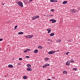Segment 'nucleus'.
Masks as SVG:
<instances>
[{"label": "nucleus", "mask_w": 80, "mask_h": 80, "mask_svg": "<svg viewBox=\"0 0 80 80\" xmlns=\"http://www.w3.org/2000/svg\"><path fill=\"white\" fill-rule=\"evenodd\" d=\"M16 2L17 3V4H18V5L21 7H23V3L21 2H20L19 1H16Z\"/></svg>", "instance_id": "obj_1"}, {"label": "nucleus", "mask_w": 80, "mask_h": 80, "mask_svg": "<svg viewBox=\"0 0 80 80\" xmlns=\"http://www.w3.org/2000/svg\"><path fill=\"white\" fill-rule=\"evenodd\" d=\"M33 37V35H27L25 36V37L26 38H32Z\"/></svg>", "instance_id": "obj_2"}, {"label": "nucleus", "mask_w": 80, "mask_h": 80, "mask_svg": "<svg viewBox=\"0 0 80 80\" xmlns=\"http://www.w3.org/2000/svg\"><path fill=\"white\" fill-rule=\"evenodd\" d=\"M56 52V51H51L48 52V53L49 55L53 54Z\"/></svg>", "instance_id": "obj_3"}, {"label": "nucleus", "mask_w": 80, "mask_h": 80, "mask_svg": "<svg viewBox=\"0 0 80 80\" xmlns=\"http://www.w3.org/2000/svg\"><path fill=\"white\" fill-rule=\"evenodd\" d=\"M49 21L50 22H52V23H55V22H57V21L56 20H54L53 19H51Z\"/></svg>", "instance_id": "obj_4"}, {"label": "nucleus", "mask_w": 80, "mask_h": 80, "mask_svg": "<svg viewBox=\"0 0 80 80\" xmlns=\"http://www.w3.org/2000/svg\"><path fill=\"white\" fill-rule=\"evenodd\" d=\"M70 61H67L66 63V65H70Z\"/></svg>", "instance_id": "obj_5"}, {"label": "nucleus", "mask_w": 80, "mask_h": 80, "mask_svg": "<svg viewBox=\"0 0 80 80\" xmlns=\"http://www.w3.org/2000/svg\"><path fill=\"white\" fill-rule=\"evenodd\" d=\"M8 67H9V68H13V66L12 64H9L8 65Z\"/></svg>", "instance_id": "obj_6"}, {"label": "nucleus", "mask_w": 80, "mask_h": 80, "mask_svg": "<svg viewBox=\"0 0 80 80\" xmlns=\"http://www.w3.org/2000/svg\"><path fill=\"white\" fill-rule=\"evenodd\" d=\"M36 16H34L32 18V20H36Z\"/></svg>", "instance_id": "obj_7"}, {"label": "nucleus", "mask_w": 80, "mask_h": 80, "mask_svg": "<svg viewBox=\"0 0 80 80\" xmlns=\"http://www.w3.org/2000/svg\"><path fill=\"white\" fill-rule=\"evenodd\" d=\"M27 70L28 71H31L32 70V68H28L27 69Z\"/></svg>", "instance_id": "obj_8"}, {"label": "nucleus", "mask_w": 80, "mask_h": 80, "mask_svg": "<svg viewBox=\"0 0 80 80\" xmlns=\"http://www.w3.org/2000/svg\"><path fill=\"white\" fill-rule=\"evenodd\" d=\"M18 35H22L23 34V32H20L18 33Z\"/></svg>", "instance_id": "obj_9"}, {"label": "nucleus", "mask_w": 80, "mask_h": 80, "mask_svg": "<svg viewBox=\"0 0 80 80\" xmlns=\"http://www.w3.org/2000/svg\"><path fill=\"white\" fill-rule=\"evenodd\" d=\"M34 52L35 53H38V50L36 49L34 50Z\"/></svg>", "instance_id": "obj_10"}, {"label": "nucleus", "mask_w": 80, "mask_h": 80, "mask_svg": "<svg viewBox=\"0 0 80 80\" xmlns=\"http://www.w3.org/2000/svg\"><path fill=\"white\" fill-rule=\"evenodd\" d=\"M66 3H67V1H64L62 2V4H66Z\"/></svg>", "instance_id": "obj_11"}, {"label": "nucleus", "mask_w": 80, "mask_h": 80, "mask_svg": "<svg viewBox=\"0 0 80 80\" xmlns=\"http://www.w3.org/2000/svg\"><path fill=\"white\" fill-rule=\"evenodd\" d=\"M54 35L55 33H52L50 34V36H51V37H52V36H53V35Z\"/></svg>", "instance_id": "obj_12"}, {"label": "nucleus", "mask_w": 80, "mask_h": 80, "mask_svg": "<svg viewBox=\"0 0 80 80\" xmlns=\"http://www.w3.org/2000/svg\"><path fill=\"white\" fill-rule=\"evenodd\" d=\"M23 78L25 79H27V77L26 76H23Z\"/></svg>", "instance_id": "obj_13"}, {"label": "nucleus", "mask_w": 80, "mask_h": 80, "mask_svg": "<svg viewBox=\"0 0 80 80\" xmlns=\"http://www.w3.org/2000/svg\"><path fill=\"white\" fill-rule=\"evenodd\" d=\"M27 67H29V68H31V65L28 64L27 65Z\"/></svg>", "instance_id": "obj_14"}, {"label": "nucleus", "mask_w": 80, "mask_h": 80, "mask_svg": "<svg viewBox=\"0 0 80 80\" xmlns=\"http://www.w3.org/2000/svg\"><path fill=\"white\" fill-rule=\"evenodd\" d=\"M62 73H63V74H66V73H67V71H64L62 72Z\"/></svg>", "instance_id": "obj_15"}, {"label": "nucleus", "mask_w": 80, "mask_h": 80, "mask_svg": "<svg viewBox=\"0 0 80 80\" xmlns=\"http://www.w3.org/2000/svg\"><path fill=\"white\" fill-rule=\"evenodd\" d=\"M38 48H41V49H42V48H43V47H42V46H39L38 47Z\"/></svg>", "instance_id": "obj_16"}, {"label": "nucleus", "mask_w": 80, "mask_h": 80, "mask_svg": "<svg viewBox=\"0 0 80 80\" xmlns=\"http://www.w3.org/2000/svg\"><path fill=\"white\" fill-rule=\"evenodd\" d=\"M71 13L72 12H73V13H75V10L74 9L73 10H71Z\"/></svg>", "instance_id": "obj_17"}, {"label": "nucleus", "mask_w": 80, "mask_h": 80, "mask_svg": "<svg viewBox=\"0 0 80 80\" xmlns=\"http://www.w3.org/2000/svg\"><path fill=\"white\" fill-rule=\"evenodd\" d=\"M48 41H49L50 42H53L51 39H48Z\"/></svg>", "instance_id": "obj_18"}, {"label": "nucleus", "mask_w": 80, "mask_h": 80, "mask_svg": "<svg viewBox=\"0 0 80 80\" xmlns=\"http://www.w3.org/2000/svg\"><path fill=\"white\" fill-rule=\"evenodd\" d=\"M26 50H27V52H29V51H30V50H31L30 49H26Z\"/></svg>", "instance_id": "obj_19"}, {"label": "nucleus", "mask_w": 80, "mask_h": 80, "mask_svg": "<svg viewBox=\"0 0 80 80\" xmlns=\"http://www.w3.org/2000/svg\"><path fill=\"white\" fill-rule=\"evenodd\" d=\"M45 65L46 67H47V66H50V64H49L47 63Z\"/></svg>", "instance_id": "obj_20"}, {"label": "nucleus", "mask_w": 80, "mask_h": 80, "mask_svg": "<svg viewBox=\"0 0 80 80\" xmlns=\"http://www.w3.org/2000/svg\"><path fill=\"white\" fill-rule=\"evenodd\" d=\"M48 59H49V58H46L45 59V60H46V61H47V60H48Z\"/></svg>", "instance_id": "obj_21"}, {"label": "nucleus", "mask_w": 80, "mask_h": 80, "mask_svg": "<svg viewBox=\"0 0 80 80\" xmlns=\"http://www.w3.org/2000/svg\"><path fill=\"white\" fill-rule=\"evenodd\" d=\"M42 67L43 68H46V67H47L46 66V65H43L42 66Z\"/></svg>", "instance_id": "obj_22"}, {"label": "nucleus", "mask_w": 80, "mask_h": 80, "mask_svg": "<svg viewBox=\"0 0 80 80\" xmlns=\"http://www.w3.org/2000/svg\"><path fill=\"white\" fill-rule=\"evenodd\" d=\"M57 42H61V40H60V39H58L57 40Z\"/></svg>", "instance_id": "obj_23"}, {"label": "nucleus", "mask_w": 80, "mask_h": 80, "mask_svg": "<svg viewBox=\"0 0 80 80\" xmlns=\"http://www.w3.org/2000/svg\"><path fill=\"white\" fill-rule=\"evenodd\" d=\"M17 27H18V26H15V27H14V30H15V29H16V28H17Z\"/></svg>", "instance_id": "obj_24"}, {"label": "nucleus", "mask_w": 80, "mask_h": 80, "mask_svg": "<svg viewBox=\"0 0 80 80\" xmlns=\"http://www.w3.org/2000/svg\"><path fill=\"white\" fill-rule=\"evenodd\" d=\"M54 1H55V0H50L51 2H54Z\"/></svg>", "instance_id": "obj_25"}, {"label": "nucleus", "mask_w": 80, "mask_h": 80, "mask_svg": "<svg viewBox=\"0 0 80 80\" xmlns=\"http://www.w3.org/2000/svg\"><path fill=\"white\" fill-rule=\"evenodd\" d=\"M36 18H39V16H36Z\"/></svg>", "instance_id": "obj_26"}, {"label": "nucleus", "mask_w": 80, "mask_h": 80, "mask_svg": "<svg viewBox=\"0 0 80 80\" xmlns=\"http://www.w3.org/2000/svg\"><path fill=\"white\" fill-rule=\"evenodd\" d=\"M25 58H30V57L28 56H26L25 57Z\"/></svg>", "instance_id": "obj_27"}, {"label": "nucleus", "mask_w": 80, "mask_h": 80, "mask_svg": "<svg viewBox=\"0 0 80 80\" xmlns=\"http://www.w3.org/2000/svg\"><path fill=\"white\" fill-rule=\"evenodd\" d=\"M73 70H75V71H77V68H73Z\"/></svg>", "instance_id": "obj_28"}, {"label": "nucleus", "mask_w": 80, "mask_h": 80, "mask_svg": "<svg viewBox=\"0 0 80 80\" xmlns=\"http://www.w3.org/2000/svg\"><path fill=\"white\" fill-rule=\"evenodd\" d=\"M23 52H24V53H27V51L26 50L25 51H23Z\"/></svg>", "instance_id": "obj_29"}, {"label": "nucleus", "mask_w": 80, "mask_h": 80, "mask_svg": "<svg viewBox=\"0 0 80 80\" xmlns=\"http://www.w3.org/2000/svg\"><path fill=\"white\" fill-rule=\"evenodd\" d=\"M48 33H50V32H51V30H48Z\"/></svg>", "instance_id": "obj_30"}, {"label": "nucleus", "mask_w": 80, "mask_h": 80, "mask_svg": "<svg viewBox=\"0 0 80 80\" xmlns=\"http://www.w3.org/2000/svg\"><path fill=\"white\" fill-rule=\"evenodd\" d=\"M70 61L72 63H73V62H74V61H73V60H71Z\"/></svg>", "instance_id": "obj_31"}, {"label": "nucleus", "mask_w": 80, "mask_h": 80, "mask_svg": "<svg viewBox=\"0 0 80 80\" xmlns=\"http://www.w3.org/2000/svg\"><path fill=\"white\" fill-rule=\"evenodd\" d=\"M51 12H54V11H55V10H54V9H51Z\"/></svg>", "instance_id": "obj_32"}, {"label": "nucleus", "mask_w": 80, "mask_h": 80, "mask_svg": "<svg viewBox=\"0 0 80 80\" xmlns=\"http://www.w3.org/2000/svg\"><path fill=\"white\" fill-rule=\"evenodd\" d=\"M19 60H22V58H19Z\"/></svg>", "instance_id": "obj_33"}, {"label": "nucleus", "mask_w": 80, "mask_h": 80, "mask_svg": "<svg viewBox=\"0 0 80 80\" xmlns=\"http://www.w3.org/2000/svg\"><path fill=\"white\" fill-rule=\"evenodd\" d=\"M70 53V52L66 53V55H68V53Z\"/></svg>", "instance_id": "obj_34"}, {"label": "nucleus", "mask_w": 80, "mask_h": 80, "mask_svg": "<svg viewBox=\"0 0 80 80\" xmlns=\"http://www.w3.org/2000/svg\"><path fill=\"white\" fill-rule=\"evenodd\" d=\"M33 0H29V3H30V2H32V1Z\"/></svg>", "instance_id": "obj_35"}, {"label": "nucleus", "mask_w": 80, "mask_h": 80, "mask_svg": "<svg viewBox=\"0 0 80 80\" xmlns=\"http://www.w3.org/2000/svg\"><path fill=\"white\" fill-rule=\"evenodd\" d=\"M2 40H3V38L0 39V42H1V41H2Z\"/></svg>", "instance_id": "obj_36"}, {"label": "nucleus", "mask_w": 80, "mask_h": 80, "mask_svg": "<svg viewBox=\"0 0 80 80\" xmlns=\"http://www.w3.org/2000/svg\"><path fill=\"white\" fill-rule=\"evenodd\" d=\"M50 17H53V15H49Z\"/></svg>", "instance_id": "obj_37"}, {"label": "nucleus", "mask_w": 80, "mask_h": 80, "mask_svg": "<svg viewBox=\"0 0 80 80\" xmlns=\"http://www.w3.org/2000/svg\"><path fill=\"white\" fill-rule=\"evenodd\" d=\"M54 2H57V0H55V1H54Z\"/></svg>", "instance_id": "obj_38"}, {"label": "nucleus", "mask_w": 80, "mask_h": 80, "mask_svg": "<svg viewBox=\"0 0 80 80\" xmlns=\"http://www.w3.org/2000/svg\"><path fill=\"white\" fill-rule=\"evenodd\" d=\"M47 30H50V29L48 28L47 29Z\"/></svg>", "instance_id": "obj_39"}, {"label": "nucleus", "mask_w": 80, "mask_h": 80, "mask_svg": "<svg viewBox=\"0 0 80 80\" xmlns=\"http://www.w3.org/2000/svg\"><path fill=\"white\" fill-rule=\"evenodd\" d=\"M55 77H53L52 78V79H53L54 80V79H55Z\"/></svg>", "instance_id": "obj_40"}, {"label": "nucleus", "mask_w": 80, "mask_h": 80, "mask_svg": "<svg viewBox=\"0 0 80 80\" xmlns=\"http://www.w3.org/2000/svg\"><path fill=\"white\" fill-rule=\"evenodd\" d=\"M18 65H21V63H18Z\"/></svg>", "instance_id": "obj_41"}, {"label": "nucleus", "mask_w": 80, "mask_h": 80, "mask_svg": "<svg viewBox=\"0 0 80 80\" xmlns=\"http://www.w3.org/2000/svg\"><path fill=\"white\" fill-rule=\"evenodd\" d=\"M8 23H10V21H8Z\"/></svg>", "instance_id": "obj_42"}, {"label": "nucleus", "mask_w": 80, "mask_h": 80, "mask_svg": "<svg viewBox=\"0 0 80 80\" xmlns=\"http://www.w3.org/2000/svg\"><path fill=\"white\" fill-rule=\"evenodd\" d=\"M47 80H51V79H48Z\"/></svg>", "instance_id": "obj_43"}, {"label": "nucleus", "mask_w": 80, "mask_h": 80, "mask_svg": "<svg viewBox=\"0 0 80 80\" xmlns=\"http://www.w3.org/2000/svg\"><path fill=\"white\" fill-rule=\"evenodd\" d=\"M27 2H26V3H25V5H26V4H27Z\"/></svg>", "instance_id": "obj_44"}, {"label": "nucleus", "mask_w": 80, "mask_h": 80, "mask_svg": "<svg viewBox=\"0 0 80 80\" xmlns=\"http://www.w3.org/2000/svg\"><path fill=\"white\" fill-rule=\"evenodd\" d=\"M56 52H59V50H58L57 51H56Z\"/></svg>", "instance_id": "obj_45"}, {"label": "nucleus", "mask_w": 80, "mask_h": 80, "mask_svg": "<svg viewBox=\"0 0 80 80\" xmlns=\"http://www.w3.org/2000/svg\"><path fill=\"white\" fill-rule=\"evenodd\" d=\"M2 5H5V4H4V3H3L2 4Z\"/></svg>", "instance_id": "obj_46"}, {"label": "nucleus", "mask_w": 80, "mask_h": 80, "mask_svg": "<svg viewBox=\"0 0 80 80\" xmlns=\"http://www.w3.org/2000/svg\"><path fill=\"white\" fill-rule=\"evenodd\" d=\"M46 16H47V17H49V16H47V15Z\"/></svg>", "instance_id": "obj_47"}, {"label": "nucleus", "mask_w": 80, "mask_h": 80, "mask_svg": "<svg viewBox=\"0 0 80 80\" xmlns=\"http://www.w3.org/2000/svg\"><path fill=\"white\" fill-rule=\"evenodd\" d=\"M26 0H24V2H26Z\"/></svg>", "instance_id": "obj_48"}, {"label": "nucleus", "mask_w": 80, "mask_h": 80, "mask_svg": "<svg viewBox=\"0 0 80 80\" xmlns=\"http://www.w3.org/2000/svg\"><path fill=\"white\" fill-rule=\"evenodd\" d=\"M1 50V49L0 48V51Z\"/></svg>", "instance_id": "obj_49"}]
</instances>
